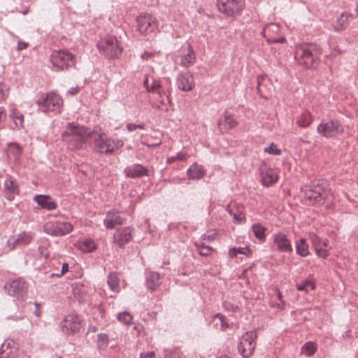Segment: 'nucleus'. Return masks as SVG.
I'll list each match as a JSON object with an SVG mask.
<instances>
[{
    "mask_svg": "<svg viewBox=\"0 0 358 358\" xmlns=\"http://www.w3.org/2000/svg\"><path fill=\"white\" fill-rule=\"evenodd\" d=\"M322 55L321 48L315 43H302L296 47L294 57L298 62L307 68H316Z\"/></svg>",
    "mask_w": 358,
    "mask_h": 358,
    "instance_id": "nucleus-1",
    "label": "nucleus"
},
{
    "mask_svg": "<svg viewBox=\"0 0 358 358\" xmlns=\"http://www.w3.org/2000/svg\"><path fill=\"white\" fill-rule=\"evenodd\" d=\"M89 129L84 126L69 123L62 135V140L72 149H79L85 143L90 136Z\"/></svg>",
    "mask_w": 358,
    "mask_h": 358,
    "instance_id": "nucleus-2",
    "label": "nucleus"
},
{
    "mask_svg": "<svg viewBox=\"0 0 358 358\" xmlns=\"http://www.w3.org/2000/svg\"><path fill=\"white\" fill-rule=\"evenodd\" d=\"M99 52L108 59H117L122 52L123 47L115 36L108 35L96 43Z\"/></svg>",
    "mask_w": 358,
    "mask_h": 358,
    "instance_id": "nucleus-3",
    "label": "nucleus"
},
{
    "mask_svg": "<svg viewBox=\"0 0 358 358\" xmlns=\"http://www.w3.org/2000/svg\"><path fill=\"white\" fill-rule=\"evenodd\" d=\"M123 145L122 140L109 138L104 133L99 134L94 141V150L101 155H110Z\"/></svg>",
    "mask_w": 358,
    "mask_h": 358,
    "instance_id": "nucleus-4",
    "label": "nucleus"
},
{
    "mask_svg": "<svg viewBox=\"0 0 358 358\" xmlns=\"http://www.w3.org/2000/svg\"><path fill=\"white\" fill-rule=\"evenodd\" d=\"M50 61L55 71H65L75 65L76 57L66 50L54 51Z\"/></svg>",
    "mask_w": 358,
    "mask_h": 358,
    "instance_id": "nucleus-5",
    "label": "nucleus"
},
{
    "mask_svg": "<svg viewBox=\"0 0 358 358\" xmlns=\"http://www.w3.org/2000/svg\"><path fill=\"white\" fill-rule=\"evenodd\" d=\"M39 110L42 112H56L61 111L63 105L62 97L55 93H49L43 94L41 98L36 101Z\"/></svg>",
    "mask_w": 358,
    "mask_h": 358,
    "instance_id": "nucleus-6",
    "label": "nucleus"
},
{
    "mask_svg": "<svg viewBox=\"0 0 358 358\" xmlns=\"http://www.w3.org/2000/svg\"><path fill=\"white\" fill-rule=\"evenodd\" d=\"M317 131L319 134L325 138H334L343 134L344 129L338 120H322L317 126Z\"/></svg>",
    "mask_w": 358,
    "mask_h": 358,
    "instance_id": "nucleus-7",
    "label": "nucleus"
},
{
    "mask_svg": "<svg viewBox=\"0 0 358 358\" xmlns=\"http://www.w3.org/2000/svg\"><path fill=\"white\" fill-rule=\"evenodd\" d=\"M257 333L256 331L246 332L241 338L238 345V352L245 358L250 357L256 347Z\"/></svg>",
    "mask_w": 358,
    "mask_h": 358,
    "instance_id": "nucleus-8",
    "label": "nucleus"
},
{
    "mask_svg": "<svg viewBox=\"0 0 358 358\" xmlns=\"http://www.w3.org/2000/svg\"><path fill=\"white\" fill-rule=\"evenodd\" d=\"M244 6L245 0H217L219 11L229 17L239 14Z\"/></svg>",
    "mask_w": 358,
    "mask_h": 358,
    "instance_id": "nucleus-9",
    "label": "nucleus"
},
{
    "mask_svg": "<svg viewBox=\"0 0 358 358\" xmlns=\"http://www.w3.org/2000/svg\"><path fill=\"white\" fill-rule=\"evenodd\" d=\"M137 30L143 35L153 32L158 26L155 17L149 13H141L136 18Z\"/></svg>",
    "mask_w": 358,
    "mask_h": 358,
    "instance_id": "nucleus-10",
    "label": "nucleus"
},
{
    "mask_svg": "<svg viewBox=\"0 0 358 358\" xmlns=\"http://www.w3.org/2000/svg\"><path fill=\"white\" fill-rule=\"evenodd\" d=\"M44 231L52 236H62L73 230V225L67 222H47L43 226Z\"/></svg>",
    "mask_w": 358,
    "mask_h": 358,
    "instance_id": "nucleus-11",
    "label": "nucleus"
},
{
    "mask_svg": "<svg viewBox=\"0 0 358 358\" xmlns=\"http://www.w3.org/2000/svg\"><path fill=\"white\" fill-rule=\"evenodd\" d=\"M8 294L20 300L27 294V287L24 280L17 278L9 280L4 286Z\"/></svg>",
    "mask_w": 358,
    "mask_h": 358,
    "instance_id": "nucleus-12",
    "label": "nucleus"
},
{
    "mask_svg": "<svg viewBox=\"0 0 358 358\" xmlns=\"http://www.w3.org/2000/svg\"><path fill=\"white\" fill-rule=\"evenodd\" d=\"M327 196V190L323 187V183L317 181L314 183L313 188L306 191V197L315 204H323Z\"/></svg>",
    "mask_w": 358,
    "mask_h": 358,
    "instance_id": "nucleus-13",
    "label": "nucleus"
},
{
    "mask_svg": "<svg viewBox=\"0 0 358 358\" xmlns=\"http://www.w3.org/2000/svg\"><path fill=\"white\" fill-rule=\"evenodd\" d=\"M60 327L66 335L74 334L81 327V319L78 315H69L60 322Z\"/></svg>",
    "mask_w": 358,
    "mask_h": 358,
    "instance_id": "nucleus-14",
    "label": "nucleus"
},
{
    "mask_svg": "<svg viewBox=\"0 0 358 358\" xmlns=\"http://www.w3.org/2000/svg\"><path fill=\"white\" fill-rule=\"evenodd\" d=\"M262 34L269 43H283L285 38L280 34V26L276 23L267 24L262 31Z\"/></svg>",
    "mask_w": 358,
    "mask_h": 358,
    "instance_id": "nucleus-15",
    "label": "nucleus"
},
{
    "mask_svg": "<svg viewBox=\"0 0 358 358\" xmlns=\"http://www.w3.org/2000/svg\"><path fill=\"white\" fill-rule=\"evenodd\" d=\"M132 231L129 227L117 229L113 235V243L120 248H124L131 240Z\"/></svg>",
    "mask_w": 358,
    "mask_h": 358,
    "instance_id": "nucleus-16",
    "label": "nucleus"
},
{
    "mask_svg": "<svg viewBox=\"0 0 358 358\" xmlns=\"http://www.w3.org/2000/svg\"><path fill=\"white\" fill-rule=\"evenodd\" d=\"M274 245L276 249L280 252H291L293 250L290 241L288 239L287 235L279 231L273 236Z\"/></svg>",
    "mask_w": 358,
    "mask_h": 358,
    "instance_id": "nucleus-17",
    "label": "nucleus"
},
{
    "mask_svg": "<svg viewBox=\"0 0 358 358\" xmlns=\"http://www.w3.org/2000/svg\"><path fill=\"white\" fill-rule=\"evenodd\" d=\"M176 85L179 90L189 92L194 87L193 75L190 72L181 73L178 76Z\"/></svg>",
    "mask_w": 358,
    "mask_h": 358,
    "instance_id": "nucleus-18",
    "label": "nucleus"
},
{
    "mask_svg": "<svg viewBox=\"0 0 358 358\" xmlns=\"http://www.w3.org/2000/svg\"><path fill=\"white\" fill-rule=\"evenodd\" d=\"M174 62L185 68L193 66L196 62V55L192 45H188L187 51L184 55H176Z\"/></svg>",
    "mask_w": 358,
    "mask_h": 358,
    "instance_id": "nucleus-19",
    "label": "nucleus"
},
{
    "mask_svg": "<svg viewBox=\"0 0 358 358\" xmlns=\"http://www.w3.org/2000/svg\"><path fill=\"white\" fill-rule=\"evenodd\" d=\"M124 222V219L120 216V213L113 209L106 213V217L103 220V224L108 229H112L116 225H121Z\"/></svg>",
    "mask_w": 358,
    "mask_h": 358,
    "instance_id": "nucleus-20",
    "label": "nucleus"
},
{
    "mask_svg": "<svg viewBox=\"0 0 358 358\" xmlns=\"http://www.w3.org/2000/svg\"><path fill=\"white\" fill-rule=\"evenodd\" d=\"M1 358H17L18 355L17 348L13 340L7 339L0 346Z\"/></svg>",
    "mask_w": 358,
    "mask_h": 358,
    "instance_id": "nucleus-21",
    "label": "nucleus"
},
{
    "mask_svg": "<svg viewBox=\"0 0 358 358\" xmlns=\"http://www.w3.org/2000/svg\"><path fill=\"white\" fill-rule=\"evenodd\" d=\"M126 176L131 178H141L149 176V170L140 164H134L124 169Z\"/></svg>",
    "mask_w": 358,
    "mask_h": 358,
    "instance_id": "nucleus-22",
    "label": "nucleus"
},
{
    "mask_svg": "<svg viewBox=\"0 0 358 358\" xmlns=\"http://www.w3.org/2000/svg\"><path fill=\"white\" fill-rule=\"evenodd\" d=\"M4 191L6 193V198L9 201H12L14 199L15 195L18 194L17 181L10 176L4 181Z\"/></svg>",
    "mask_w": 358,
    "mask_h": 358,
    "instance_id": "nucleus-23",
    "label": "nucleus"
},
{
    "mask_svg": "<svg viewBox=\"0 0 358 358\" xmlns=\"http://www.w3.org/2000/svg\"><path fill=\"white\" fill-rule=\"evenodd\" d=\"M34 201L41 208L48 210H52L57 208V203L48 195H36Z\"/></svg>",
    "mask_w": 358,
    "mask_h": 358,
    "instance_id": "nucleus-24",
    "label": "nucleus"
},
{
    "mask_svg": "<svg viewBox=\"0 0 358 358\" xmlns=\"http://www.w3.org/2000/svg\"><path fill=\"white\" fill-rule=\"evenodd\" d=\"M161 276L157 272L150 271L146 277L147 287L154 291L161 284Z\"/></svg>",
    "mask_w": 358,
    "mask_h": 358,
    "instance_id": "nucleus-25",
    "label": "nucleus"
},
{
    "mask_svg": "<svg viewBox=\"0 0 358 358\" xmlns=\"http://www.w3.org/2000/svg\"><path fill=\"white\" fill-rule=\"evenodd\" d=\"M187 174L190 180H199L204 176L205 171L201 166L194 164L187 169Z\"/></svg>",
    "mask_w": 358,
    "mask_h": 358,
    "instance_id": "nucleus-26",
    "label": "nucleus"
},
{
    "mask_svg": "<svg viewBox=\"0 0 358 358\" xmlns=\"http://www.w3.org/2000/svg\"><path fill=\"white\" fill-rule=\"evenodd\" d=\"M352 19L353 15L352 14L349 13H343L336 21V24L334 25L335 29L341 31L345 29Z\"/></svg>",
    "mask_w": 358,
    "mask_h": 358,
    "instance_id": "nucleus-27",
    "label": "nucleus"
},
{
    "mask_svg": "<svg viewBox=\"0 0 358 358\" xmlns=\"http://www.w3.org/2000/svg\"><path fill=\"white\" fill-rule=\"evenodd\" d=\"M76 245L80 250L87 253L92 252L96 249V243L90 238L78 241Z\"/></svg>",
    "mask_w": 358,
    "mask_h": 358,
    "instance_id": "nucleus-28",
    "label": "nucleus"
},
{
    "mask_svg": "<svg viewBox=\"0 0 358 358\" xmlns=\"http://www.w3.org/2000/svg\"><path fill=\"white\" fill-rule=\"evenodd\" d=\"M238 122L235 120L231 115L225 112L224 115V120H219L217 122V126L220 129H231L237 125Z\"/></svg>",
    "mask_w": 358,
    "mask_h": 358,
    "instance_id": "nucleus-29",
    "label": "nucleus"
},
{
    "mask_svg": "<svg viewBox=\"0 0 358 358\" xmlns=\"http://www.w3.org/2000/svg\"><path fill=\"white\" fill-rule=\"evenodd\" d=\"M143 85L146 88L148 92H156L159 95V96H162V92L160 90L161 83L159 80L152 78V83L150 84L149 78H148V76H145L143 80Z\"/></svg>",
    "mask_w": 358,
    "mask_h": 358,
    "instance_id": "nucleus-30",
    "label": "nucleus"
},
{
    "mask_svg": "<svg viewBox=\"0 0 358 358\" xmlns=\"http://www.w3.org/2000/svg\"><path fill=\"white\" fill-rule=\"evenodd\" d=\"M278 180L277 175L272 171L268 170L262 173V183L264 186H269Z\"/></svg>",
    "mask_w": 358,
    "mask_h": 358,
    "instance_id": "nucleus-31",
    "label": "nucleus"
},
{
    "mask_svg": "<svg viewBox=\"0 0 358 358\" xmlns=\"http://www.w3.org/2000/svg\"><path fill=\"white\" fill-rule=\"evenodd\" d=\"M313 121L311 114L308 111H304L301 114L296 120V124L301 128H306L310 125Z\"/></svg>",
    "mask_w": 358,
    "mask_h": 358,
    "instance_id": "nucleus-32",
    "label": "nucleus"
},
{
    "mask_svg": "<svg viewBox=\"0 0 358 358\" xmlns=\"http://www.w3.org/2000/svg\"><path fill=\"white\" fill-rule=\"evenodd\" d=\"M296 252L301 257H306L309 254L308 245L305 238H301L296 241Z\"/></svg>",
    "mask_w": 358,
    "mask_h": 358,
    "instance_id": "nucleus-33",
    "label": "nucleus"
},
{
    "mask_svg": "<svg viewBox=\"0 0 358 358\" xmlns=\"http://www.w3.org/2000/svg\"><path fill=\"white\" fill-rule=\"evenodd\" d=\"M252 231L255 236L259 241L265 240L266 228L259 223L254 224L252 226Z\"/></svg>",
    "mask_w": 358,
    "mask_h": 358,
    "instance_id": "nucleus-34",
    "label": "nucleus"
},
{
    "mask_svg": "<svg viewBox=\"0 0 358 358\" xmlns=\"http://www.w3.org/2000/svg\"><path fill=\"white\" fill-rule=\"evenodd\" d=\"M317 350V345L313 342L306 343L301 349V353L308 357L313 356Z\"/></svg>",
    "mask_w": 358,
    "mask_h": 358,
    "instance_id": "nucleus-35",
    "label": "nucleus"
},
{
    "mask_svg": "<svg viewBox=\"0 0 358 358\" xmlns=\"http://www.w3.org/2000/svg\"><path fill=\"white\" fill-rule=\"evenodd\" d=\"M8 145L9 147V153L13 156L14 160H19L22 152L21 146L16 143H9Z\"/></svg>",
    "mask_w": 358,
    "mask_h": 358,
    "instance_id": "nucleus-36",
    "label": "nucleus"
},
{
    "mask_svg": "<svg viewBox=\"0 0 358 358\" xmlns=\"http://www.w3.org/2000/svg\"><path fill=\"white\" fill-rule=\"evenodd\" d=\"M17 245H20L17 237L11 236L6 241V246L3 250L0 252V256L3 253H7L14 250Z\"/></svg>",
    "mask_w": 358,
    "mask_h": 358,
    "instance_id": "nucleus-37",
    "label": "nucleus"
},
{
    "mask_svg": "<svg viewBox=\"0 0 358 358\" xmlns=\"http://www.w3.org/2000/svg\"><path fill=\"white\" fill-rule=\"evenodd\" d=\"M251 250L248 248H231L229 250L228 255L230 258H234L238 254H242L248 256Z\"/></svg>",
    "mask_w": 358,
    "mask_h": 358,
    "instance_id": "nucleus-38",
    "label": "nucleus"
},
{
    "mask_svg": "<svg viewBox=\"0 0 358 358\" xmlns=\"http://www.w3.org/2000/svg\"><path fill=\"white\" fill-rule=\"evenodd\" d=\"M108 285L111 290L114 292L118 291L119 279L115 273H110L108 276Z\"/></svg>",
    "mask_w": 358,
    "mask_h": 358,
    "instance_id": "nucleus-39",
    "label": "nucleus"
},
{
    "mask_svg": "<svg viewBox=\"0 0 358 358\" xmlns=\"http://www.w3.org/2000/svg\"><path fill=\"white\" fill-rule=\"evenodd\" d=\"M296 288L299 291H304L306 293H308L310 290L315 289V285L312 281L306 280L301 283H298Z\"/></svg>",
    "mask_w": 358,
    "mask_h": 358,
    "instance_id": "nucleus-40",
    "label": "nucleus"
},
{
    "mask_svg": "<svg viewBox=\"0 0 358 358\" xmlns=\"http://www.w3.org/2000/svg\"><path fill=\"white\" fill-rule=\"evenodd\" d=\"M108 336L106 334H99L97 336V345L101 350L106 349L108 345Z\"/></svg>",
    "mask_w": 358,
    "mask_h": 358,
    "instance_id": "nucleus-41",
    "label": "nucleus"
},
{
    "mask_svg": "<svg viewBox=\"0 0 358 358\" xmlns=\"http://www.w3.org/2000/svg\"><path fill=\"white\" fill-rule=\"evenodd\" d=\"M117 320L122 323L129 325L132 323L133 317L127 311L120 313L117 316Z\"/></svg>",
    "mask_w": 358,
    "mask_h": 358,
    "instance_id": "nucleus-42",
    "label": "nucleus"
},
{
    "mask_svg": "<svg viewBox=\"0 0 358 358\" xmlns=\"http://www.w3.org/2000/svg\"><path fill=\"white\" fill-rule=\"evenodd\" d=\"M17 239L20 245H27L31 241L32 236L30 234L22 231L17 235Z\"/></svg>",
    "mask_w": 358,
    "mask_h": 358,
    "instance_id": "nucleus-43",
    "label": "nucleus"
},
{
    "mask_svg": "<svg viewBox=\"0 0 358 358\" xmlns=\"http://www.w3.org/2000/svg\"><path fill=\"white\" fill-rule=\"evenodd\" d=\"M227 210L233 217L236 222H241L242 221L245 220L244 214L240 210H236L234 212L229 206L227 207Z\"/></svg>",
    "mask_w": 358,
    "mask_h": 358,
    "instance_id": "nucleus-44",
    "label": "nucleus"
},
{
    "mask_svg": "<svg viewBox=\"0 0 358 358\" xmlns=\"http://www.w3.org/2000/svg\"><path fill=\"white\" fill-rule=\"evenodd\" d=\"M317 239V237H316L315 240L313 241L315 252L318 257L325 259L329 253L326 249L322 248L320 247V245H317V243H316Z\"/></svg>",
    "mask_w": 358,
    "mask_h": 358,
    "instance_id": "nucleus-45",
    "label": "nucleus"
},
{
    "mask_svg": "<svg viewBox=\"0 0 358 358\" xmlns=\"http://www.w3.org/2000/svg\"><path fill=\"white\" fill-rule=\"evenodd\" d=\"M10 116L14 120L16 126L22 127L24 117L21 113L13 110L10 113Z\"/></svg>",
    "mask_w": 358,
    "mask_h": 358,
    "instance_id": "nucleus-46",
    "label": "nucleus"
},
{
    "mask_svg": "<svg viewBox=\"0 0 358 358\" xmlns=\"http://www.w3.org/2000/svg\"><path fill=\"white\" fill-rule=\"evenodd\" d=\"M187 157H188V155L185 152H178L176 156H172V157H168L166 159V162H167V164H171V163H173L176 160L186 161L187 159Z\"/></svg>",
    "mask_w": 358,
    "mask_h": 358,
    "instance_id": "nucleus-47",
    "label": "nucleus"
},
{
    "mask_svg": "<svg viewBox=\"0 0 358 358\" xmlns=\"http://www.w3.org/2000/svg\"><path fill=\"white\" fill-rule=\"evenodd\" d=\"M214 319H218L220 322V329L224 331L229 327V324L224 321V317L220 313H217L213 317Z\"/></svg>",
    "mask_w": 358,
    "mask_h": 358,
    "instance_id": "nucleus-48",
    "label": "nucleus"
},
{
    "mask_svg": "<svg viewBox=\"0 0 358 358\" xmlns=\"http://www.w3.org/2000/svg\"><path fill=\"white\" fill-rule=\"evenodd\" d=\"M264 151L267 153L274 155H279L281 153V150L273 144L271 143L270 146L265 148Z\"/></svg>",
    "mask_w": 358,
    "mask_h": 358,
    "instance_id": "nucleus-49",
    "label": "nucleus"
},
{
    "mask_svg": "<svg viewBox=\"0 0 358 358\" xmlns=\"http://www.w3.org/2000/svg\"><path fill=\"white\" fill-rule=\"evenodd\" d=\"M222 307L227 311L236 312L238 310V307L237 306H235L229 301H224Z\"/></svg>",
    "mask_w": 358,
    "mask_h": 358,
    "instance_id": "nucleus-50",
    "label": "nucleus"
},
{
    "mask_svg": "<svg viewBox=\"0 0 358 358\" xmlns=\"http://www.w3.org/2000/svg\"><path fill=\"white\" fill-rule=\"evenodd\" d=\"M38 252L41 258L48 259L49 257V252L45 245H40L38 248Z\"/></svg>",
    "mask_w": 358,
    "mask_h": 358,
    "instance_id": "nucleus-51",
    "label": "nucleus"
},
{
    "mask_svg": "<svg viewBox=\"0 0 358 358\" xmlns=\"http://www.w3.org/2000/svg\"><path fill=\"white\" fill-rule=\"evenodd\" d=\"M6 96V87L3 83H0V101L5 100Z\"/></svg>",
    "mask_w": 358,
    "mask_h": 358,
    "instance_id": "nucleus-52",
    "label": "nucleus"
},
{
    "mask_svg": "<svg viewBox=\"0 0 358 358\" xmlns=\"http://www.w3.org/2000/svg\"><path fill=\"white\" fill-rule=\"evenodd\" d=\"M211 250H212L211 247L206 246V248H205L204 250H200L199 251V255L201 256H208L210 254Z\"/></svg>",
    "mask_w": 358,
    "mask_h": 358,
    "instance_id": "nucleus-53",
    "label": "nucleus"
},
{
    "mask_svg": "<svg viewBox=\"0 0 358 358\" xmlns=\"http://www.w3.org/2000/svg\"><path fill=\"white\" fill-rule=\"evenodd\" d=\"M28 47V43L27 42L18 41L17 43V50H22L26 49Z\"/></svg>",
    "mask_w": 358,
    "mask_h": 358,
    "instance_id": "nucleus-54",
    "label": "nucleus"
},
{
    "mask_svg": "<svg viewBox=\"0 0 358 358\" xmlns=\"http://www.w3.org/2000/svg\"><path fill=\"white\" fill-rule=\"evenodd\" d=\"M80 91V88L78 87H71L69 90L68 93L71 95L77 94Z\"/></svg>",
    "mask_w": 358,
    "mask_h": 358,
    "instance_id": "nucleus-55",
    "label": "nucleus"
},
{
    "mask_svg": "<svg viewBox=\"0 0 358 358\" xmlns=\"http://www.w3.org/2000/svg\"><path fill=\"white\" fill-rule=\"evenodd\" d=\"M69 271V264L67 263H64L62 266V270L59 273V275H64Z\"/></svg>",
    "mask_w": 358,
    "mask_h": 358,
    "instance_id": "nucleus-56",
    "label": "nucleus"
},
{
    "mask_svg": "<svg viewBox=\"0 0 358 358\" xmlns=\"http://www.w3.org/2000/svg\"><path fill=\"white\" fill-rule=\"evenodd\" d=\"M127 128L129 131H134L137 129L136 124L133 123H129L127 125Z\"/></svg>",
    "mask_w": 358,
    "mask_h": 358,
    "instance_id": "nucleus-57",
    "label": "nucleus"
},
{
    "mask_svg": "<svg viewBox=\"0 0 358 358\" xmlns=\"http://www.w3.org/2000/svg\"><path fill=\"white\" fill-rule=\"evenodd\" d=\"M155 353L153 352L147 353V354H141V358H154Z\"/></svg>",
    "mask_w": 358,
    "mask_h": 358,
    "instance_id": "nucleus-58",
    "label": "nucleus"
},
{
    "mask_svg": "<svg viewBox=\"0 0 358 358\" xmlns=\"http://www.w3.org/2000/svg\"><path fill=\"white\" fill-rule=\"evenodd\" d=\"M7 319L8 320H15V321H17V320H21L23 319V316L22 315H20V316H8L7 317Z\"/></svg>",
    "mask_w": 358,
    "mask_h": 358,
    "instance_id": "nucleus-59",
    "label": "nucleus"
},
{
    "mask_svg": "<svg viewBox=\"0 0 358 358\" xmlns=\"http://www.w3.org/2000/svg\"><path fill=\"white\" fill-rule=\"evenodd\" d=\"M152 56V53H150V52H145L143 54H142L141 57L143 59H148Z\"/></svg>",
    "mask_w": 358,
    "mask_h": 358,
    "instance_id": "nucleus-60",
    "label": "nucleus"
},
{
    "mask_svg": "<svg viewBox=\"0 0 358 358\" xmlns=\"http://www.w3.org/2000/svg\"><path fill=\"white\" fill-rule=\"evenodd\" d=\"M196 245H197V248H198L199 251L200 250H204L205 248H206V246H207V245H205L203 243H198V244H196Z\"/></svg>",
    "mask_w": 358,
    "mask_h": 358,
    "instance_id": "nucleus-61",
    "label": "nucleus"
},
{
    "mask_svg": "<svg viewBox=\"0 0 358 358\" xmlns=\"http://www.w3.org/2000/svg\"><path fill=\"white\" fill-rule=\"evenodd\" d=\"M320 241V243L317 244V245H323L324 247H327L328 245V241L327 240H324V241Z\"/></svg>",
    "mask_w": 358,
    "mask_h": 358,
    "instance_id": "nucleus-62",
    "label": "nucleus"
},
{
    "mask_svg": "<svg viewBox=\"0 0 358 358\" xmlns=\"http://www.w3.org/2000/svg\"><path fill=\"white\" fill-rule=\"evenodd\" d=\"M206 237H207V239H208V241H211V240H213V236L212 235H208V236H206V235H204V236H203V239H206Z\"/></svg>",
    "mask_w": 358,
    "mask_h": 358,
    "instance_id": "nucleus-63",
    "label": "nucleus"
},
{
    "mask_svg": "<svg viewBox=\"0 0 358 358\" xmlns=\"http://www.w3.org/2000/svg\"><path fill=\"white\" fill-rule=\"evenodd\" d=\"M136 127H137V129H144L145 127V124H136Z\"/></svg>",
    "mask_w": 358,
    "mask_h": 358,
    "instance_id": "nucleus-64",
    "label": "nucleus"
}]
</instances>
